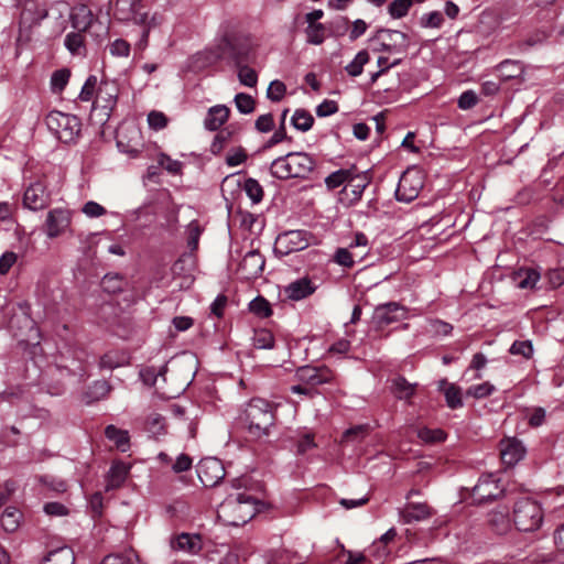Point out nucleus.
<instances>
[{
  "instance_id": "37",
  "label": "nucleus",
  "mask_w": 564,
  "mask_h": 564,
  "mask_svg": "<svg viewBox=\"0 0 564 564\" xmlns=\"http://www.w3.org/2000/svg\"><path fill=\"white\" fill-rule=\"evenodd\" d=\"M346 182H355L349 170H338L325 178V184L329 189L339 187Z\"/></svg>"
},
{
  "instance_id": "64",
  "label": "nucleus",
  "mask_w": 564,
  "mask_h": 564,
  "mask_svg": "<svg viewBox=\"0 0 564 564\" xmlns=\"http://www.w3.org/2000/svg\"><path fill=\"white\" fill-rule=\"evenodd\" d=\"M110 53L113 56L126 57L130 53V44L124 40L118 39L110 44Z\"/></svg>"
},
{
  "instance_id": "38",
  "label": "nucleus",
  "mask_w": 564,
  "mask_h": 564,
  "mask_svg": "<svg viewBox=\"0 0 564 564\" xmlns=\"http://www.w3.org/2000/svg\"><path fill=\"white\" fill-rule=\"evenodd\" d=\"M369 61V54L367 51H359L355 58L345 67L346 72L350 76H359L362 73L364 66Z\"/></svg>"
},
{
  "instance_id": "47",
  "label": "nucleus",
  "mask_w": 564,
  "mask_h": 564,
  "mask_svg": "<svg viewBox=\"0 0 564 564\" xmlns=\"http://www.w3.org/2000/svg\"><path fill=\"white\" fill-rule=\"evenodd\" d=\"M495 391V387L489 382H482L471 386L467 389L466 395L475 399H482L489 397Z\"/></svg>"
},
{
  "instance_id": "12",
  "label": "nucleus",
  "mask_w": 564,
  "mask_h": 564,
  "mask_svg": "<svg viewBox=\"0 0 564 564\" xmlns=\"http://www.w3.org/2000/svg\"><path fill=\"white\" fill-rule=\"evenodd\" d=\"M72 214L64 208H54L48 212L45 220V232L48 238L61 236L69 227Z\"/></svg>"
},
{
  "instance_id": "52",
  "label": "nucleus",
  "mask_w": 564,
  "mask_h": 564,
  "mask_svg": "<svg viewBox=\"0 0 564 564\" xmlns=\"http://www.w3.org/2000/svg\"><path fill=\"white\" fill-rule=\"evenodd\" d=\"M443 21V14L440 11H432L421 17L420 24L423 28H441Z\"/></svg>"
},
{
  "instance_id": "7",
  "label": "nucleus",
  "mask_w": 564,
  "mask_h": 564,
  "mask_svg": "<svg viewBox=\"0 0 564 564\" xmlns=\"http://www.w3.org/2000/svg\"><path fill=\"white\" fill-rule=\"evenodd\" d=\"M424 176L416 167H410L401 175L395 191L398 200L410 203L415 199L423 188Z\"/></svg>"
},
{
  "instance_id": "2",
  "label": "nucleus",
  "mask_w": 564,
  "mask_h": 564,
  "mask_svg": "<svg viewBox=\"0 0 564 564\" xmlns=\"http://www.w3.org/2000/svg\"><path fill=\"white\" fill-rule=\"evenodd\" d=\"M315 161L304 152H291L275 159L270 166L271 175L279 180L306 177L314 169Z\"/></svg>"
},
{
  "instance_id": "15",
  "label": "nucleus",
  "mask_w": 564,
  "mask_h": 564,
  "mask_svg": "<svg viewBox=\"0 0 564 564\" xmlns=\"http://www.w3.org/2000/svg\"><path fill=\"white\" fill-rule=\"evenodd\" d=\"M501 492L502 489L499 486V480L496 479L494 475L481 476L473 488V497L479 503L495 499L499 497Z\"/></svg>"
},
{
  "instance_id": "54",
  "label": "nucleus",
  "mask_w": 564,
  "mask_h": 564,
  "mask_svg": "<svg viewBox=\"0 0 564 564\" xmlns=\"http://www.w3.org/2000/svg\"><path fill=\"white\" fill-rule=\"evenodd\" d=\"M453 329V326L441 319H431L429 322L427 330L436 336H446Z\"/></svg>"
},
{
  "instance_id": "8",
  "label": "nucleus",
  "mask_w": 564,
  "mask_h": 564,
  "mask_svg": "<svg viewBox=\"0 0 564 564\" xmlns=\"http://www.w3.org/2000/svg\"><path fill=\"white\" fill-rule=\"evenodd\" d=\"M117 147L131 158L138 156L143 148L142 134L134 123H124L117 131Z\"/></svg>"
},
{
  "instance_id": "57",
  "label": "nucleus",
  "mask_w": 564,
  "mask_h": 564,
  "mask_svg": "<svg viewBox=\"0 0 564 564\" xmlns=\"http://www.w3.org/2000/svg\"><path fill=\"white\" fill-rule=\"evenodd\" d=\"M510 354L521 355L530 358L533 354V347L530 340L514 341L510 347Z\"/></svg>"
},
{
  "instance_id": "51",
  "label": "nucleus",
  "mask_w": 564,
  "mask_h": 564,
  "mask_svg": "<svg viewBox=\"0 0 564 564\" xmlns=\"http://www.w3.org/2000/svg\"><path fill=\"white\" fill-rule=\"evenodd\" d=\"M285 91H286V86L284 85V83L275 79L270 83L268 90H267V97L270 100L278 102L284 97Z\"/></svg>"
},
{
  "instance_id": "44",
  "label": "nucleus",
  "mask_w": 564,
  "mask_h": 564,
  "mask_svg": "<svg viewBox=\"0 0 564 564\" xmlns=\"http://www.w3.org/2000/svg\"><path fill=\"white\" fill-rule=\"evenodd\" d=\"M265 564H292V555L285 550H274L265 554Z\"/></svg>"
},
{
  "instance_id": "10",
  "label": "nucleus",
  "mask_w": 564,
  "mask_h": 564,
  "mask_svg": "<svg viewBox=\"0 0 564 564\" xmlns=\"http://www.w3.org/2000/svg\"><path fill=\"white\" fill-rule=\"evenodd\" d=\"M295 377L303 384L313 388L319 384L332 382L334 379V372L326 366H303L296 370Z\"/></svg>"
},
{
  "instance_id": "31",
  "label": "nucleus",
  "mask_w": 564,
  "mask_h": 564,
  "mask_svg": "<svg viewBox=\"0 0 564 564\" xmlns=\"http://www.w3.org/2000/svg\"><path fill=\"white\" fill-rule=\"evenodd\" d=\"M141 1L142 0H117L115 14L120 20H131V17L140 9Z\"/></svg>"
},
{
  "instance_id": "24",
  "label": "nucleus",
  "mask_w": 564,
  "mask_h": 564,
  "mask_svg": "<svg viewBox=\"0 0 564 564\" xmlns=\"http://www.w3.org/2000/svg\"><path fill=\"white\" fill-rule=\"evenodd\" d=\"M438 390L444 393L446 404L451 409H458L463 406L460 388L454 383H448L446 379L438 382Z\"/></svg>"
},
{
  "instance_id": "34",
  "label": "nucleus",
  "mask_w": 564,
  "mask_h": 564,
  "mask_svg": "<svg viewBox=\"0 0 564 564\" xmlns=\"http://www.w3.org/2000/svg\"><path fill=\"white\" fill-rule=\"evenodd\" d=\"M424 0H393L388 6V12L393 19L405 17L413 3H421Z\"/></svg>"
},
{
  "instance_id": "36",
  "label": "nucleus",
  "mask_w": 564,
  "mask_h": 564,
  "mask_svg": "<svg viewBox=\"0 0 564 564\" xmlns=\"http://www.w3.org/2000/svg\"><path fill=\"white\" fill-rule=\"evenodd\" d=\"M305 35L307 43L321 45L326 39V26L323 23L307 24Z\"/></svg>"
},
{
  "instance_id": "46",
  "label": "nucleus",
  "mask_w": 564,
  "mask_h": 564,
  "mask_svg": "<svg viewBox=\"0 0 564 564\" xmlns=\"http://www.w3.org/2000/svg\"><path fill=\"white\" fill-rule=\"evenodd\" d=\"M417 436L424 443H438L445 440V433L440 429H420L417 431Z\"/></svg>"
},
{
  "instance_id": "17",
  "label": "nucleus",
  "mask_w": 564,
  "mask_h": 564,
  "mask_svg": "<svg viewBox=\"0 0 564 564\" xmlns=\"http://www.w3.org/2000/svg\"><path fill=\"white\" fill-rule=\"evenodd\" d=\"M265 260L258 250L247 252L240 263L239 270L243 278L256 279L263 271Z\"/></svg>"
},
{
  "instance_id": "45",
  "label": "nucleus",
  "mask_w": 564,
  "mask_h": 564,
  "mask_svg": "<svg viewBox=\"0 0 564 564\" xmlns=\"http://www.w3.org/2000/svg\"><path fill=\"white\" fill-rule=\"evenodd\" d=\"M368 433L366 425H357L345 431L341 437V443L360 442Z\"/></svg>"
},
{
  "instance_id": "61",
  "label": "nucleus",
  "mask_w": 564,
  "mask_h": 564,
  "mask_svg": "<svg viewBox=\"0 0 564 564\" xmlns=\"http://www.w3.org/2000/svg\"><path fill=\"white\" fill-rule=\"evenodd\" d=\"M83 213L90 218H97L106 214L105 207H102L100 204L89 200L87 202L83 208Z\"/></svg>"
},
{
  "instance_id": "28",
  "label": "nucleus",
  "mask_w": 564,
  "mask_h": 564,
  "mask_svg": "<svg viewBox=\"0 0 564 564\" xmlns=\"http://www.w3.org/2000/svg\"><path fill=\"white\" fill-rule=\"evenodd\" d=\"M489 525L498 534H506L511 529L508 512L494 510L489 513Z\"/></svg>"
},
{
  "instance_id": "63",
  "label": "nucleus",
  "mask_w": 564,
  "mask_h": 564,
  "mask_svg": "<svg viewBox=\"0 0 564 564\" xmlns=\"http://www.w3.org/2000/svg\"><path fill=\"white\" fill-rule=\"evenodd\" d=\"M523 274H524V278L519 280L518 286L520 289H532V288H534L535 284L539 281V279H540V274L536 271H534V270H525L523 272Z\"/></svg>"
},
{
  "instance_id": "62",
  "label": "nucleus",
  "mask_w": 564,
  "mask_h": 564,
  "mask_svg": "<svg viewBox=\"0 0 564 564\" xmlns=\"http://www.w3.org/2000/svg\"><path fill=\"white\" fill-rule=\"evenodd\" d=\"M44 512L52 517H64L68 514V509L61 502H47L43 507Z\"/></svg>"
},
{
  "instance_id": "22",
  "label": "nucleus",
  "mask_w": 564,
  "mask_h": 564,
  "mask_svg": "<svg viewBox=\"0 0 564 564\" xmlns=\"http://www.w3.org/2000/svg\"><path fill=\"white\" fill-rule=\"evenodd\" d=\"M172 549L188 554H197L202 550V539L198 534L182 533L171 542Z\"/></svg>"
},
{
  "instance_id": "35",
  "label": "nucleus",
  "mask_w": 564,
  "mask_h": 564,
  "mask_svg": "<svg viewBox=\"0 0 564 564\" xmlns=\"http://www.w3.org/2000/svg\"><path fill=\"white\" fill-rule=\"evenodd\" d=\"M415 391V384L408 382L404 378L400 377L392 382V392L400 400L410 399Z\"/></svg>"
},
{
  "instance_id": "18",
  "label": "nucleus",
  "mask_w": 564,
  "mask_h": 564,
  "mask_svg": "<svg viewBox=\"0 0 564 564\" xmlns=\"http://www.w3.org/2000/svg\"><path fill=\"white\" fill-rule=\"evenodd\" d=\"M317 285L308 276H302L285 286L284 293L292 301H301L312 295Z\"/></svg>"
},
{
  "instance_id": "58",
  "label": "nucleus",
  "mask_w": 564,
  "mask_h": 564,
  "mask_svg": "<svg viewBox=\"0 0 564 564\" xmlns=\"http://www.w3.org/2000/svg\"><path fill=\"white\" fill-rule=\"evenodd\" d=\"M478 104L477 94L474 90L464 91L457 101V105L460 109L467 110L475 107Z\"/></svg>"
},
{
  "instance_id": "41",
  "label": "nucleus",
  "mask_w": 564,
  "mask_h": 564,
  "mask_svg": "<svg viewBox=\"0 0 564 564\" xmlns=\"http://www.w3.org/2000/svg\"><path fill=\"white\" fill-rule=\"evenodd\" d=\"M70 72L66 68L55 70L51 77V87L54 93H61L67 85Z\"/></svg>"
},
{
  "instance_id": "13",
  "label": "nucleus",
  "mask_w": 564,
  "mask_h": 564,
  "mask_svg": "<svg viewBox=\"0 0 564 564\" xmlns=\"http://www.w3.org/2000/svg\"><path fill=\"white\" fill-rule=\"evenodd\" d=\"M380 42L379 51L388 53H401L408 48V36L398 30H381L377 34Z\"/></svg>"
},
{
  "instance_id": "60",
  "label": "nucleus",
  "mask_w": 564,
  "mask_h": 564,
  "mask_svg": "<svg viewBox=\"0 0 564 564\" xmlns=\"http://www.w3.org/2000/svg\"><path fill=\"white\" fill-rule=\"evenodd\" d=\"M247 160V154L242 148L232 149L226 156V163L229 166H237Z\"/></svg>"
},
{
  "instance_id": "20",
  "label": "nucleus",
  "mask_w": 564,
  "mask_h": 564,
  "mask_svg": "<svg viewBox=\"0 0 564 564\" xmlns=\"http://www.w3.org/2000/svg\"><path fill=\"white\" fill-rule=\"evenodd\" d=\"M230 110L225 105H216L208 109L204 119V128L209 131L218 130L229 118Z\"/></svg>"
},
{
  "instance_id": "21",
  "label": "nucleus",
  "mask_w": 564,
  "mask_h": 564,
  "mask_svg": "<svg viewBox=\"0 0 564 564\" xmlns=\"http://www.w3.org/2000/svg\"><path fill=\"white\" fill-rule=\"evenodd\" d=\"M118 89L115 83L102 82L97 91L94 104L107 110H111L117 100Z\"/></svg>"
},
{
  "instance_id": "39",
  "label": "nucleus",
  "mask_w": 564,
  "mask_h": 564,
  "mask_svg": "<svg viewBox=\"0 0 564 564\" xmlns=\"http://www.w3.org/2000/svg\"><path fill=\"white\" fill-rule=\"evenodd\" d=\"M314 118L305 110L297 109L292 117V124L295 129L303 132L310 130L313 126Z\"/></svg>"
},
{
  "instance_id": "23",
  "label": "nucleus",
  "mask_w": 564,
  "mask_h": 564,
  "mask_svg": "<svg viewBox=\"0 0 564 564\" xmlns=\"http://www.w3.org/2000/svg\"><path fill=\"white\" fill-rule=\"evenodd\" d=\"M69 19L74 29L85 32L91 25L94 14L86 4H79L72 9Z\"/></svg>"
},
{
  "instance_id": "19",
  "label": "nucleus",
  "mask_w": 564,
  "mask_h": 564,
  "mask_svg": "<svg viewBox=\"0 0 564 564\" xmlns=\"http://www.w3.org/2000/svg\"><path fill=\"white\" fill-rule=\"evenodd\" d=\"M432 513V509L422 502H408L403 508L399 509V517L406 524L426 520Z\"/></svg>"
},
{
  "instance_id": "43",
  "label": "nucleus",
  "mask_w": 564,
  "mask_h": 564,
  "mask_svg": "<svg viewBox=\"0 0 564 564\" xmlns=\"http://www.w3.org/2000/svg\"><path fill=\"white\" fill-rule=\"evenodd\" d=\"M145 426L152 435H160L165 429L164 417L159 413H152L148 416Z\"/></svg>"
},
{
  "instance_id": "56",
  "label": "nucleus",
  "mask_w": 564,
  "mask_h": 564,
  "mask_svg": "<svg viewBox=\"0 0 564 564\" xmlns=\"http://www.w3.org/2000/svg\"><path fill=\"white\" fill-rule=\"evenodd\" d=\"M238 77H239L240 83L248 87L256 86L257 80H258V76H257V73L254 72V69H252L248 66H242L239 68Z\"/></svg>"
},
{
  "instance_id": "32",
  "label": "nucleus",
  "mask_w": 564,
  "mask_h": 564,
  "mask_svg": "<svg viewBox=\"0 0 564 564\" xmlns=\"http://www.w3.org/2000/svg\"><path fill=\"white\" fill-rule=\"evenodd\" d=\"M167 371H169L167 365L162 366L160 369H156L155 367L151 366V367L143 368L140 371V377L145 384L156 386L159 378H161L163 382H166L165 375L167 373Z\"/></svg>"
},
{
  "instance_id": "48",
  "label": "nucleus",
  "mask_w": 564,
  "mask_h": 564,
  "mask_svg": "<svg viewBox=\"0 0 564 564\" xmlns=\"http://www.w3.org/2000/svg\"><path fill=\"white\" fill-rule=\"evenodd\" d=\"M186 234L188 248L193 251L196 250L202 234L199 224L196 220L191 221L186 228Z\"/></svg>"
},
{
  "instance_id": "40",
  "label": "nucleus",
  "mask_w": 564,
  "mask_h": 564,
  "mask_svg": "<svg viewBox=\"0 0 564 564\" xmlns=\"http://www.w3.org/2000/svg\"><path fill=\"white\" fill-rule=\"evenodd\" d=\"M243 189L253 204H258L262 200L263 188L257 180L251 177L247 178L243 184Z\"/></svg>"
},
{
  "instance_id": "1",
  "label": "nucleus",
  "mask_w": 564,
  "mask_h": 564,
  "mask_svg": "<svg viewBox=\"0 0 564 564\" xmlns=\"http://www.w3.org/2000/svg\"><path fill=\"white\" fill-rule=\"evenodd\" d=\"M274 408L264 399H251L242 414V421L248 433L253 438H261L269 435L270 429L274 425Z\"/></svg>"
},
{
  "instance_id": "33",
  "label": "nucleus",
  "mask_w": 564,
  "mask_h": 564,
  "mask_svg": "<svg viewBox=\"0 0 564 564\" xmlns=\"http://www.w3.org/2000/svg\"><path fill=\"white\" fill-rule=\"evenodd\" d=\"M83 33L80 31L70 32L65 36L64 44L73 55H83L85 53Z\"/></svg>"
},
{
  "instance_id": "4",
  "label": "nucleus",
  "mask_w": 564,
  "mask_h": 564,
  "mask_svg": "<svg viewBox=\"0 0 564 564\" xmlns=\"http://www.w3.org/2000/svg\"><path fill=\"white\" fill-rule=\"evenodd\" d=\"M46 126L64 143L75 142L82 130L78 117L61 111H51L46 117Z\"/></svg>"
},
{
  "instance_id": "50",
  "label": "nucleus",
  "mask_w": 564,
  "mask_h": 564,
  "mask_svg": "<svg viewBox=\"0 0 564 564\" xmlns=\"http://www.w3.org/2000/svg\"><path fill=\"white\" fill-rule=\"evenodd\" d=\"M249 308L252 313L260 317H268L271 315V307L269 302L261 296L252 300L249 304Z\"/></svg>"
},
{
  "instance_id": "3",
  "label": "nucleus",
  "mask_w": 564,
  "mask_h": 564,
  "mask_svg": "<svg viewBox=\"0 0 564 564\" xmlns=\"http://www.w3.org/2000/svg\"><path fill=\"white\" fill-rule=\"evenodd\" d=\"M257 500L246 494L227 498L220 506L219 513L230 525H242L251 520L257 512Z\"/></svg>"
},
{
  "instance_id": "59",
  "label": "nucleus",
  "mask_w": 564,
  "mask_h": 564,
  "mask_svg": "<svg viewBox=\"0 0 564 564\" xmlns=\"http://www.w3.org/2000/svg\"><path fill=\"white\" fill-rule=\"evenodd\" d=\"M148 123L150 128L161 130L166 127L167 118L163 112L153 110L148 115Z\"/></svg>"
},
{
  "instance_id": "11",
  "label": "nucleus",
  "mask_w": 564,
  "mask_h": 564,
  "mask_svg": "<svg viewBox=\"0 0 564 564\" xmlns=\"http://www.w3.org/2000/svg\"><path fill=\"white\" fill-rule=\"evenodd\" d=\"M310 235L303 230H290L280 235L276 239V250L288 254L308 247Z\"/></svg>"
},
{
  "instance_id": "14",
  "label": "nucleus",
  "mask_w": 564,
  "mask_h": 564,
  "mask_svg": "<svg viewBox=\"0 0 564 564\" xmlns=\"http://www.w3.org/2000/svg\"><path fill=\"white\" fill-rule=\"evenodd\" d=\"M406 318V310L397 302L380 304L375 308L373 321L382 327Z\"/></svg>"
},
{
  "instance_id": "26",
  "label": "nucleus",
  "mask_w": 564,
  "mask_h": 564,
  "mask_svg": "<svg viewBox=\"0 0 564 564\" xmlns=\"http://www.w3.org/2000/svg\"><path fill=\"white\" fill-rule=\"evenodd\" d=\"M128 476V467L123 463H116L111 466L106 480V490L119 488Z\"/></svg>"
},
{
  "instance_id": "25",
  "label": "nucleus",
  "mask_w": 564,
  "mask_h": 564,
  "mask_svg": "<svg viewBox=\"0 0 564 564\" xmlns=\"http://www.w3.org/2000/svg\"><path fill=\"white\" fill-rule=\"evenodd\" d=\"M75 554L66 545L50 551L42 561V564H74Z\"/></svg>"
},
{
  "instance_id": "53",
  "label": "nucleus",
  "mask_w": 564,
  "mask_h": 564,
  "mask_svg": "<svg viewBox=\"0 0 564 564\" xmlns=\"http://www.w3.org/2000/svg\"><path fill=\"white\" fill-rule=\"evenodd\" d=\"M96 85H97V77L93 76V75L89 76L86 79V82H85V84H84V86H83V88H82V90L79 93V99L82 101H89L94 97L96 98V91H95L96 90Z\"/></svg>"
},
{
  "instance_id": "27",
  "label": "nucleus",
  "mask_w": 564,
  "mask_h": 564,
  "mask_svg": "<svg viewBox=\"0 0 564 564\" xmlns=\"http://www.w3.org/2000/svg\"><path fill=\"white\" fill-rule=\"evenodd\" d=\"M106 437L111 441L117 448L121 452H127L130 447L129 444V433L127 430L118 429L115 425H108L105 430Z\"/></svg>"
},
{
  "instance_id": "30",
  "label": "nucleus",
  "mask_w": 564,
  "mask_h": 564,
  "mask_svg": "<svg viewBox=\"0 0 564 564\" xmlns=\"http://www.w3.org/2000/svg\"><path fill=\"white\" fill-rule=\"evenodd\" d=\"M21 512L14 507H8L1 513V527L7 532H15L20 527Z\"/></svg>"
},
{
  "instance_id": "6",
  "label": "nucleus",
  "mask_w": 564,
  "mask_h": 564,
  "mask_svg": "<svg viewBox=\"0 0 564 564\" xmlns=\"http://www.w3.org/2000/svg\"><path fill=\"white\" fill-rule=\"evenodd\" d=\"M51 203L48 178L41 175L29 183L23 194V206L30 210H42Z\"/></svg>"
},
{
  "instance_id": "55",
  "label": "nucleus",
  "mask_w": 564,
  "mask_h": 564,
  "mask_svg": "<svg viewBox=\"0 0 564 564\" xmlns=\"http://www.w3.org/2000/svg\"><path fill=\"white\" fill-rule=\"evenodd\" d=\"M158 162L160 166L165 169L167 172L172 174H177L182 170V163L177 160H173L169 155L161 153L158 158Z\"/></svg>"
},
{
  "instance_id": "5",
  "label": "nucleus",
  "mask_w": 564,
  "mask_h": 564,
  "mask_svg": "<svg viewBox=\"0 0 564 564\" xmlns=\"http://www.w3.org/2000/svg\"><path fill=\"white\" fill-rule=\"evenodd\" d=\"M513 521L520 531L531 532L539 529L543 521L540 503L530 498L518 500L513 509Z\"/></svg>"
},
{
  "instance_id": "16",
  "label": "nucleus",
  "mask_w": 564,
  "mask_h": 564,
  "mask_svg": "<svg viewBox=\"0 0 564 564\" xmlns=\"http://www.w3.org/2000/svg\"><path fill=\"white\" fill-rule=\"evenodd\" d=\"M500 457L502 463L508 466H514L525 455V447L516 437H506L500 441Z\"/></svg>"
},
{
  "instance_id": "42",
  "label": "nucleus",
  "mask_w": 564,
  "mask_h": 564,
  "mask_svg": "<svg viewBox=\"0 0 564 564\" xmlns=\"http://www.w3.org/2000/svg\"><path fill=\"white\" fill-rule=\"evenodd\" d=\"M253 345L259 349H271L274 346V337L270 330L260 329L254 333Z\"/></svg>"
},
{
  "instance_id": "49",
  "label": "nucleus",
  "mask_w": 564,
  "mask_h": 564,
  "mask_svg": "<svg viewBox=\"0 0 564 564\" xmlns=\"http://www.w3.org/2000/svg\"><path fill=\"white\" fill-rule=\"evenodd\" d=\"M235 104L241 113H251L254 110L253 98L245 93H239L235 96Z\"/></svg>"
},
{
  "instance_id": "9",
  "label": "nucleus",
  "mask_w": 564,
  "mask_h": 564,
  "mask_svg": "<svg viewBox=\"0 0 564 564\" xmlns=\"http://www.w3.org/2000/svg\"><path fill=\"white\" fill-rule=\"evenodd\" d=\"M197 475L205 487H214L225 477V468L219 459L206 457L198 463Z\"/></svg>"
},
{
  "instance_id": "29",
  "label": "nucleus",
  "mask_w": 564,
  "mask_h": 564,
  "mask_svg": "<svg viewBox=\"0 0 564 564\" xmlns=\"http://www.w3.org/2000/svg\"><path fill=\"white\" fill-rule=\"evenodd\" d=\"M497 70L502 80H509L520 77L524 73V67L519 61L506 59L497 66Z\"/></svg>"
}]
</instances>
